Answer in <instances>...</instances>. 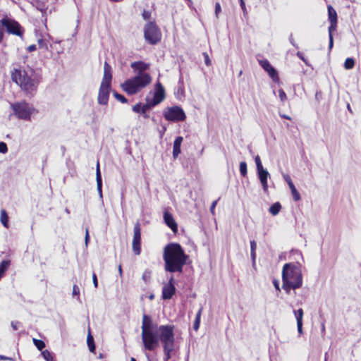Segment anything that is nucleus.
<instances>
[{
    "label": "nucleus",
    "mask_w": 361,
    "mask_h": 361,
    "mask_svg": "<svg viewBox=\"0 0 361 361\" xmlns=\"http://www.w3.org/2000/svg\"><path fill=\"white\" fill-rule=\"evenodd\" d=\"M1 222L3 226L6 228L8 227V216L6 212L4 209L1 211Z\"/></svg>",
    "instance_id": "30"
},
{
    "label": "nucleus",
    "mask_w": 361,
    "mask_h": 361,
    "mask_svg": "<svg viewBox=\"0 0 361 361\" xmlns=\"http://www.w3.org/2000/svg\"><path fill=\"white\" fill-rule=\"evenodd\" d=\"M19 324H20V322H11V326L13 329V330H17L18 329Z\"/></svg>",
    "instance_id": "54"
},
{
    "label": "nucleus",
    "mask_w": 361,
    "mask_h": 361,
    "mask_svg": "<svg viewBox=\"0 0 361 361\" xmlns=\"http://www.w3.org/2000/svg\"><path fill=\"white\" fill-rule=\"evenodd\" d=\"M355 66V61L353 58H347L344 63V67L345 69H352Z\"/></svg>",
    "instance_id": "34"
},
{
    "label": "nucleus",
    "mask_w": 361,
    "mask_h": 361,
    "mask_svg": "<svg viewBox=\"0 0 361 361\" xmlns=\"http://www.w3.org/2000/svg\"><path fill=\"white\" fill-rule=\"evenodd\" d=\"M130 361H136V360L134 357H131Z\"/></svg>",
    "instance_id": "64"
},
{
    "label": "nucleus",
    "mask_w": 361,
    "mask_h": 361,
    "mask_svg": "<svg viewBox=\"0 0 361 361\" xmlns=\"http://www.w3.org/2000/svg\"><path fill=\"white\" fill-rule=\"evenodd\" d=\"M289 188L291 191V194L293 196V198L295 201H298L300 200V195L297 190L295 186L294 185L293 183H289Z\"/></svg>",
    "instance_id": "28"
},
{
    "label": "nucleus",
    "mask_w": 361,
    "mask_h": 361,
    "mask_svg": "<svg viewBox=\"0 0 361 361\" xmlns=\"http://www.w3.org/2000/svg\"><path fill=\"white\" fill-rule=\"evenodd\" d=\"M300 288V287H295V285H293V283H290L289 282H287L286 281H282V288L285 290V292L287 294L290 293L291 289L296 290Z\"/></svg>",
    "instance_id": "25"
},
{
    "label": "nucleus",
    "mask_w": 361,
    "mask_h": 361,
    "mask_svg": "<svg viewBox=\"0 0 361 361\" xmlns=\"http://www.w3.org/2000/svg\"><path fill=\"white\" fill-rule=\"evenodd\" d=\"M250 257L252 261L253 265L255 264V259H256V252H250Z\"/></svg>",
    "instance_id": "56"
},
{
    "label": "nucleus",
    "mask_w": 361,
    "mask_h": 361,
    "mask_svg": "<svg viewBox=\"0 0 361 361\" xmlns=\"http://www.w3.org/2000/svg\"><path fill=\"white\" fill-rule=\"evenodd\" d=\"M164 99V89L163 86L159 82L157 85V90L154 94V97L150 101L152 102V105H157Z\"/></svg>",
    "instance_id": "18"
},
{
    "label": "nucleus",
    "mask_w": 361,
    "mask_h": 361,
    "mask_svg": "<svg viewBox=\"0 0 361 361\" xmlns=\"http://www.w3.org/2000/svg\"><path fill=\"white\" fill-rule=\"evenodd\" d=\"M296 55L299 59H300L302 61H303L305 64L308 65L307 61L305 59L302 53L298 51V52H297Z\"/></svg>",
    "instance_id": "48"
},
{
    "label": "nucleus",
    "mask_w": 361,
    "mask_h": 361,
    "mask_svg": "<svg viewBox=\"0 0 361 361\" xmlns=\"http://www.w3.org/2000/svg\"><path fill=\"white\" fill-rule=\"evenodd\" d=\"M111 66L105 61L104 64V75L101 84L111 86Z\"/></svg>",
    "instance_id": "17"
},
{
    "label": "nucleus",
    "mask_w": 361,
    "mask_h": 361,
    "mask_svg": "<svg viewBox=\"0 0 361 361\" xmlns=\"http://www.w3.org/2000/svg\"><path fill=\"white\" fill-rule=\"evenodd\" d=\"M154 341L144 345L147 350H154L161 344L164 353V361H169L173 356L175 350L176 342L173 325H160L156 333L154 334Z\"/></svg>",
    "instance_id": "1"
},
{
    "label": "nucleus",
    "mask_w": 361,
    "mask_h": 361,
    "mask_svg": "<svg viewBox=\"0 0 361 361\" xmlns=\"http://www.w3.org/2000/svg\"><path fill=\"white\" fill-rule=\"evenodd\" d=\"M87 343L90 351L91 353H94L96 348H95V345H94V338L91 335L90 330H89V334L87 337Z\"/></svg>",
    "instance_id": "24"
},
{
    "label": "nucleus",
    "mask_w": 361,
    "mask_h": 361,
    "mask_svg": "<svg viewBox=\"0 0 361 361\" xmlns=\"http://www.w3.org/2000/svg\"><path fill=\"white\" fill-rule=\"evenodd\" d=\"M217 202L218 200H214L212 203V205L210 207V212L212 214H214V209L216 206V204H217Z\"/></svg>",
    "instance_id": "50"
},
{
    "label": "nucleus",
    "mask_w": 361,
    "mask_h": 361,
    "mask_svg": "<svg viewBox=\"0 0 361 361\" xmlns=\"http://www.w3.org/2000/svg\"><path fill=\"white\" fill-rule=\"evenodd\" d=\"M159 326L157 324L154 323L152 318L147 314L142 317V341L143 345L147 342L148 343L154 341V334L156 333Z\"/></svg>",
    "instance_id": "7"
},
{
    "label": "nucleus",
    "mask_w": 361,
    "mask_h": 361,
    "mask_svg": "<svg viewBox=\"0 0 361 361\" xmlns=\"http://www.w3.org/2000/svg\"><path fill=\"white\" fill-rule=\"evenodd\" d=\"M133 111L135 113H140L141 112V104L138 103L136 104L133 106Z\"/></svg>",
    "instance_id": "46"
},
{
    "label": "nucleus",
    "mask_w": 361,
    "mask_h": 361,
    "mask_svg": "<svg viewBox=\"0 0 361 361\" xmlns=\"http://www.w3.org/2000/svg\"><path fill=\"white\" fill-rule=\"evenodd\" d=\"M11 108L18 119L24 121H30L31 116L38 113L33 105L25 100L11 104Z\"/></svg>",
    "instance_id": "6"
},
{
    "label": "nucleus",
    "mask_w": 361,
    "mask_h": 361,
    "mask_svg": "<svg viewBox=\"0 0 361 361\" xmlns=\"http://www.w3.org/2000/svg\"><path fill=\"white\" fill-rule=\"evenodd\" d=\"M33 343L35 344L36 348L41 351H42L43 348H44L45 347V343L42 340L33 338Z\"/></svg>",
    "instance_id": "35"
},
{
    "label": "nucleus",
    "mask_w": 361,
    "mask_h": 361,
    "mask_svg": "<svg viewBox=\"0 0 361 361\" xmlns=\"http://www.w3.org/2000/svg\"><path fill=\"white\" fill-rule=\"evenodd\" d=\"M239 1H240V7H241V9H242L243 13V16L245 18H247V8H246V6H245V4L243 0H239Z\"/></svg>",
    "instance_id": "39"
},
{
    "label": "nucleus",
    "mask_w": 361,
    "mask_h": 361,
    "mask_svg": "<svg viewBox=\"0 0 361 361\" xmlns=\"http://www.w3.org/2000/svg\"><path fill=\"white\" fill-rule=\"evenodd\" d=\"M92 281H93L94 288H97L98 287V280H97V276L96 274H94V273L92 274Z\"/></svg>",
    "instance_id": "49"
},
{
    "label": "nucleus",
    "mask_w": 361,
    "mask_h": 361,
    "mask_svg": "<svg viewBox=\"0 0 361 361\" xmlns=\"http://www.w3.org/2000/svg\"><path fill=\"white\" fill-rule=\"evenodd\" d=\"M8 152L7 145L4 142H0V153L5 154Z\"/></svg>",
    "instance_id": "40"
},
{
    "label": "nucleus",
    "mask_w": 361,
    "mask_h": 361,
    "mask_svg": "<svg viewBox=\"0 0 361 361\" xmlns=\"http://www.w3.org/2000/svg\"><path fill=\"white\" fill-rule=\"evenodd\" d=\"M89 239H90V235H89L88 229L86 228L85 237V243L86 246H87V245H88Z\"/></svg>",
    "instance_id": "51"
},
{
    "label": "nucleus",
    "mask_w": 361,
    "mask_h": 361,
    "mask_svg": "<svg viewBox=\"0 0 361 361\" xmlns=\"http://www.w3.org/2000/svg\"><path fill=\"white\" fill-rule=\"evenodd\" d=\"M281 209V204L277 202L271 205L269 209V212L274 216L277 215Z\"/></svg>",
    "instance_id": "27"
},
{
    "label": "nucleus",
    "mask_w": 361,
    "mask_h": 361,
    "mask_svg": "<svg viewBox=\"0 0 361 361\" xmlns=\"http://www.w3.org/2000/svg\"><path fill=\"white\" fill-rule=\"evenodd\" d=\"M37 43L39 49H43L44 51H49V47H51L49 42L44 39H39L37 40Z\"/></svg>",
    "instance_id": "26"
},
{
    "label": "nucleus",
    "mask_w": 361,
    "mask_h": 361,
    "mask_svg": "<svg viewBox=\"0 0 361 361\" xmlns=\"http://www.w3.org/2000/svg\"><path fill=\"white\" fill-rule=\"evenodd\" d=\"M282 281L293 283L295 287H301L303 283L302 264L299 262L286 263L281 272Z\"/></svg>",
    "instance_id": "4"
},
{
    "label": "nucleus",
    "mask_w": 361,
    "mask_h": 361,
    "mask_svg": "<svg viewBox=\"0 0 361 361\" xmlns=\"http://www.w3.org/2000/svg\"><path fill=\"white\" fill-rule=\"evenodd\" d=\"M221 5L219 2L216 3L215 4V15L216 17L218 18L219 13L221 12Z\"/></svg>",
    "instance_id": "45"
},
{
    "label": "nucleus",
    "mask_w": 361,
    "mask_h": 361,
    "mask_svg": "<svg viewBox=\"0 0 361 361\" xmlns=\"http://www.w3.org/2000/svg\"><path fill=\"white\" fill-rule=\"evenodd\" d=\"M155 105H152V102L150 99H147L146 104L142 105L141 104V113L145 114L149 109L154 106Z\"/></svg>",
    "instance_id": "31"
},
{
    "label": "nucleus",
    "mask_w": 361,
    "mask_h": 361,
    "mask_svg": "<svg viewBox=\"0 0 361 361\" xmlns=\"http://www.w3.org/2000/svg\"><path fill=\"white\" fill-rule=\"evenodd\" d=\"M163 116L166 121L171 122L183 121L186 118L183 109L178 106L166 108L164 110Z\"/></svg>",
    "instance_id": "9"
},
{
    "label": "nucleus",
    "mask_w": 361,
    "mask_h": 361,
    "mask_svg": "<svg viewBox=\"0 0 361 361\" xmlns=\"http://www.w3.org/2000/svg\"><path fill=\"white\" fill-rule=\"evenodd\" d=\"M11 264L10 260H3L0 264V273L4 274Z\"/></svg>",
    "instance_id": "32"
},
{
    "label": "nucleus",
    "mask_w": 361,
    "mask_h": 361,
    "mask_svg": "<svg viewBox=\"0 0 361 361\" xmlns=\"http://www.w3.org/2000/svg\"><path fill=\"white\" fill-rule=\"evenodd\" d=\"M293 313L295 314L296 322H297V329L298 332L300 335L302 334V317H303V310L300 308L298 310H293Z\"/></svg>",
    "instance_id": "21"
},
{
    "label": "nucleus",
    "mask_w": 361,
    "mask_h": 361,
    "mask_svg": "<svg viewBox=\"0 0 361 361\" xmlns=\"http://www.w3.org/2000/svg\"><path fill=\"white\" fill-rule=\"evenodd\" d=\"M118 272H119L120 276H122L123 271H122V267H121V265H119V266H118Z\"/></svg>",
    "instance_id": "61"
},
{
    "label": "nucleus",
    "mask_w": 361,
    "mask_h": 361,
    "mask_svg": "<svg viewBox=\"0 0 361 361\" xmlns=\"http://www.w3.org/2000/svg\"><path fill=\"white\" fill-rule=\"evenodd\" d=\"M256 249H257L256 242L255 240H251L250 241V252H256Z\"/></svg>",
    "instance_id": "47"
},
{
    "label": "nucleus",
    "mask_w": 361,
    "mask_h": 361,
    "mask_svg": "<svg viewBox=\"0 0 361 361\" xmlns=\"http://www.w3.org/2000/svg\"><path fill=\"white\" fill-rule=\"evenodd\" d=\"M279 97L281 102H284L287 99L286 94L282 89L279 90Z\"/></svg>",
    "instance_id": "42"
},
{
    "label": "nucleus",
    "mask_w": 361,
    "mask_h": 361,
    "mask_svg": "<svg viewBox=\"0 0 361 361\" xmlns=\"http://www.w3.org/2000/svg\"><path fill=\"white\" fill-rule=\"evenodd\" d=\"M183 137L178 136L176 137L174 142H173V158H176L179 154L180 153V146L183 142Z\"/></svg>",
    "instance_id": "22"
},
{
    "label": "nucleus",
    "mask_w": 361,
    "mask_h": 361,
    "mask_svg": "<svg viewBox=\"0 0 361 361\" xmlns=\"http://www.w3.org/2000/svg\"><path fill=\"white\" fill-rule=\"evenodd\" d=\"M327 10L328 19L330 23V25L328 28L329 37V49H331L334 46L333 32H334L336 30L338 16L336 10L333 8L331 5H328Z\"/></svg>",
    "instance_id": "11"
},
{
    "label": "nucleus",
    "mask_w": 361,
    "mask_h": 361,
    "mask_svg": "<svg viewBox=\"0 0 361 361\" xmlns=\"http://www.w3.org/2000/svg\"><path fill=\"white\" fill-rule=\"evenodd\" d=\"M0 20L2 28H5L8 33L19 37L23 36V30L17 21L6 16L4 17Z\"/></svg>",
    "instance_id": "10"
},
{
    "label": "nucleus",
    "mask_w": 361,
    "mask_h": 361,
    "mask_svg": "<svg viewBox=\"0 0 361 361\" xmlns=\"http://www.w3.org/2000/svg\"><path fill=\"white\" fill-rule=\"evenodd\" d=\"M240 173L242 175V176L245 177L246 176L247 173V164L245 161H241L240 163Z\"/></svg>",
    "instance_id": "36"
},
{
    "label": "nucleus",
    "mask_w": 361,
    "mask_h": 361,
    "mask_svg": "<svg viewBox=\"0 0 361 361\" xmlns=\"http://www.w3.org/2000/svg\"><path fill=\"white\" fill-rule=\"evenodd\" d=\"M259 63L260 64V66H262V68L266 71L267 72V73L269 74V75L270 76V78L274 80V81H277L279 80V76H278V73H277V71H276V69L270 64L269 61L267 59H264V60H259Z\"/></svg>",
    "instance_id": "15"
},
{
    "label": "nucleus",
    "mask_w": 361,
    "mask_h": 361,
    "mask_svg": "<svg viewBox=\"0 0 361 361\" xmlns=\"http://www.w3.org/2000/svg\"><path fill=\"white\" fill-rule=\"evenodd\" d=\"M176 293V287L173 276H171L168 283L164 284L162 288V298L169 300Z\"/></svg>",
    "instance_id": "14"
},
{
    "label": "nucleus",
    "mask_w": 361,
    "mask_h": 361,
    "mask_svg": "<svg viewBox=\"0 0 361 361\" xmlns=\"http://www.w3.org/2000/svg\"><path fill=\"white\" fill-rule=\"evenodd\" d=\"M202 312V307H201L196 314V317L193 323V329L195 331H197L200 328V317Z\"/></svg>",
    "instance_id": "29"
},
{
    "label": "nucleus",
    "mask_w": 361,
    "mask_h": 361,
    "mask_svg": "<svg viewBox=\"0 0 361 361\" xmlns=\"http://www.w3.org/2000/svg\"><path fill=\"white\" fill-rule=\"evenodd\" d=\"M113 94L114 97L120 102L123 104L127 103L128 99L123 95L118 93L117 92H114Z\"/></svg>",
    "instance_id": "37"
},
{
    "label": "nucleus",
    "mask_w": 361,
    "mask_h": 361,
    "mask_svg": "<svg viewBox=\"0 0 361 361\" xmlns=\"http://www.w3.org/2000/svg\"><path fill=\"white\" fill-rule=\"evenodd\" d=\"M80 294V288L77 285L73 287V296H78Z\"/></svg>",
    "instance_id": "44"
},
{
    "label": "nucleus",
    "mask_w": 361,
    "mask_h": 361,
    "mask_svg": "<svg viewBox=\"0 0 361 361\" xmlns=\"http://www.w3.org/2000/svg\"><path fill=\"white\" fill-rule=\"evenodd\" d=\"M132 247L134 254L139 255L141 252V228L139 222L134 225Z\"/></svg>",
    "instance_id": "12"
},
{
    "label": "nucleus",
    "mask_w": 361,
    "mask_h": 361,
    "mask_svg": "<svg viewBox=\"0 0 361 361\" xmlns=\"http://www.w3.org/2000/svg\"><path fill=\"white\" fill-rule=\"evenodd\" d=\"M111 86L106 85H100L97 102L101 105H107Z\"/></svg>",
    "instance_id": "13"
},
{
    "label": "nucleus",
    "mask_w": 361,
    "mask_h": 361,
    "mask_svg": "<svg viewBox=\"0 0 361 361\" xmlns=\"http://www.w3.org/2000/svg\"><path fill=\"white\" fill-rule=\"evenodd\" d=\"M154 295H153V294L150 295H149V298L150 300H153V299H154Z\"/></svg>",
    "instance_id": "63"
},
{
    "label": "nucleus",
    "mask_w": 361,
    "mask_h": 361,
    "mask_svg": "<svg viewBox=\"0 0 361 361\" xmlns=\"http://www.w3.org/2000/svg\"><path fill=\"white\" fill-rule=\"evenodd\" d=\"M347 109L350 113H352V109L349 104H347Z\"/></svg>",
    "instance_id": "62"
},
{
    "label": "nucleus",
    "mask_w": 361,
    "mask_h": 361,
    "mask_svg": "<svg viewBox=\"0 0 361 361\" xmlns=\"http://www.w3.org/2000/svg\"><path fill=\"white\" fill-rule=\"evenodd\" d=\"M164 220L165 224L171 229L173 233L178 231L177 224L173 216V215L167 211L164 212Z\"/></svg>",
    "instance_id": "20"
},
{
    "label": "nucleus",
    "mask_w": 361,
    "mask_h": 361,
    "mask_svg": "<svg viewBox=\"0 0 361 361\" xmlns=\"http://www.w3.org/2000/svg\"><path fill=\"white\" fill-rule=\"evenodd\" d=\"M273 284H274V286L275 288H276L277 290H279V291H280V290H281L280 287H279V281H278V280H274V281H273Z\"/></svg>",
    "instance_id": "55"
},
{
    "label": "nucleus",
    "mask_w": 361,
    "mask_h": 361,
    "mask_svg": "<svg viewBox=\"0 0 361 361\" xmlns=\"http://www.w3.org/2000/svg\"><path fill=\"white\" fill-rule=\"evenodd\" d=\"M255 161L256 164L257 170L260 169L261 168H263L261 159L259 156L257 155L255 158Z\"/></svg>",
    "instance_id": "41"
},
{
    "label": "nucleus",
    "mask_w": 361,
    "mask_h": 361,
    "mask_svg": "<svg viewBox=\"0 0 361 361\" xmlns=\"http://www.w3.org/2000/svg\"><path fill=\"white\" fill-rule=\"evenodd\" d=\"M203 56L204 58V63L207 66H211L212 64V62H211V60L209 59V55L206 53V52H203Z\"/></svg>",
    "instance_id": "43"
},
{
    "label": "nucleus",
    "mask_w": 361,
    "mask_h": 361,
    "mask_svg": "<svg viewBox=\"0 0 361 361\" xmlns=\"http://www.w3.org/2000/svg\"><path fill=\"white\" fill-rule=\"evenodd\" d=\"M283 178H284V180H286V182L288 183V185H289V183H293L290 177L288 175H284Z\"/></svg>",
    "instance_id": "58"
},
{
    "label": "nucleus",
    "mask_w": 361,
    "mask_h": 361,
    "mask_svg": "<svg viewBox=\"0 0 361 361\" xmlns=\"http://www.w3.org/2000/svg\"><path fill=\"white\" fill-rule=\"evenodd\" d=\"M151 271L149 270H145L142 276V280L146 283H149L151 279Z\"/></svg>",
    "instance_id": "38"
},
{
    "label": "nucleus",
    "mask_w": 361,
    "mask_h": 361,
    "mask_svg": "<svg viewBox=\"0 0 361 361\" xmlns=\"http://www.w3.org/2000/svg\"><path fill=\"white\" fill-rule=\"evenodd\" d=\"M142 17L145 20L149 19L150 17V13L145 11L142 13Z\"/></svg>",
    "instance_id": "57"
},
{
    "label": "nucleus",
    "mask_w": 361,
    "mask_h": 361,
    "mask_svg": "<svg viewBox=\"0 0 361 361\" xmlns=\"http://www.w3.org/2000/svg\"><path fill=\"white\" fill-rule=\"evenodd\" d=\"M0 360H11V358L4 356V355H0Z\"/></svg>",
    "instance_id": "59"
},
{
    "label": "nucleus",
    "mask_w": 361,
    "mask_h": 361,
    "mask_svg": "<svg viewBox=\"0 0 361 361\" xmlns=\"http://www.w3.org/2000/svg\"><path fill=\"white\" fill-rule=\"evenodd\" d=\"M96 180H97V188L98 193L99 195V197H102V175L100 172L99 169V164L97 162V170H96Z\"/></svg>",
    "instance_id": "23"
},
{
    "label": "nucleus",
    "mask_w": 361,
    "mask_h": 361,
    "mask_svg": "<svg viewBox=\"0 0 361 361\" xmlns=\"http://www.w3.org/2000/svg\"><path fill=\"white\" fill-rule=\"evenodd\" d=\"M289 41H290V44H291L293 46H294V47H296V48H298V47L297 44L295 43V40H294V39H293V35H292V34H290V37H289Z\"/></svg>",
    "instance_id": "53"
},
{
    "label": "nucleus",
    "mask_w": 361,
    "mask_h": 361,
    "mask_svg": "<svg viewBox=\"0 0 361 361\" xmlns=\"http://www.w3.org/2000/svg\"><path fill=\"white\" fill-rule=\"evenodd\" d=\"M152 81L150 75H135L121 84V87L129 95L137 94Z\"/></svg>",
    "instance_id": "5"
},
{
    "label": "nucleus",
    "mask_w": 361,
    "mask_h": 361,
    "mask_svg": "<svg viewBox=\"0 0 361 361\" xmlns=\"http://www.w3.org/2000/svg\"><path fill=\"white\" fill-rule=\"evenodd\" d=\"M188 259V256L178 243H169L164 249L163 259L166 271L181 273Z\"/></svg>",
    "instance_id": "2"
},
{
    "label": "nucleus",
    "mask_w": 361,
    "mask_h": 361,
    "mask_svg": "<svg viewBox=\"0 0 361 361\" xmlns=\"http://www.w3.org/2000/svg\"><path fill=\"white\" fill-rule=\"evenodd\" d=\"M37 49V46L35 44H31L27 47V50L29 52L34 51Z\"/></svg>",
    "instance_id": "52"
},
{
    "label": "nucleus",
    "mask_w": 361,
    "mask_h": 361,
    "mask_svg": "<svg viewBox=\"0 0 361 361\" xmlns=\"http://www.w3.org/2000/svg\"><path fill=\"white\" fill-rule=\"evenodd\" d=\"M144 37L150 44H157L161 38V33L155 23L149 22L144 27Z\"/></svg>",
    "instance_id": "8"
},
{
    "label": "nucleus",
    "mask_w": 361,
    "mask_h": 361,
    "mask_svg": "<svg viewBox=\"0 0 361 361\" xmlns=\"http://www.w3.org/2000/svg\"><path fill=\"white\" fill-rule=\"evenodd\" d=\"M280 116L283 118L288 119V120H290L291 119V118L289 116H288V115L280 114Z\"/></svg>",
    "instance_id": "60"
},
{
    "label": "nucleus",
    "mask_w": 361,
    "mask_h": 361,
    "mask_svg": "<svg viewBox=\"0 0 361 361\" xmlns=\"http://www.w3.org/2000/svg\"><path fill=\"white\" fill-rule=\"evenodd\" d=\"M11 79L27 94L32 96L37 90L42 75L40 71L33 68H15L11 72Z\"/></svg>",
    "instance_id": "3"
},
{
    "label": "nucleus",
    "mask_w": 361,
    "mask_h": 361,
    "mask_svg": "<svg viewBox=\"0 0 361 361\" xmlns=\"http://www.w3.org/2000/svg\"><path fill=\"white\" fill-rule=\"evenodd\" d=\"M257 171L258 178L263 188V190L264 192H267L268 189L267 179L270 176V175L267 170L264 169V167L261 168L260 169H257Z\"/></svg>",
    "instance_id": "19"
},
{
    "label": "nucleus",
    "mask_w": 361,
    "mask_h": 361,
    "mask_svg": "<svg viewBox=\"0 0 361 361\" xmlns=\"http://www.w3.org/2000/svg\"><path fill=\"white\" fill-rule=\"evenodd\" d=\"M41 354L46 361H54L52 353L48 350H42Z\"/></svg>",
    "instance_id": "33"
},
{
    "label": "nucleus",
    "mask_w": 361,
    "mask_h": 361,
    "mask_svg": "<svg viewBox=\"0 0 361 361\" xmlns=\"http://www.w3.org/2000/svg\"><path fill=\"white\" fill-rule=\"evenodd\" d=\"M130 67L137 73L136 75H149V73H145V71L149 69V64L143 61H139L133 62Z\"/></svg>",
    "instance_id": "16"
}]
</instances>
